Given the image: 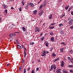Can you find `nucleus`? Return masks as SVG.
<instances>
[{
    "label": "nucleus",
    "instance_id": "nucleus-34",
    "mask_svg": "<svg viewBox=\"0 0 73 73\" xmlns=\"http://www.w3.org/2000/svg\"><path fill=\"white\" fill-rule=\"evenodd\" d=\"M4 8H5V9H6V8H7V5H4Z\"/></svg>",
    "mask_w": 73,
    "mask_h": 73
},
{
    "label": "nucleus",
    "instance_id": "nucleus-38",
    "mask_svg": "<svg viewBox=\"0 0 73 73\" xmlns=\"http://www.w3.org/2000/svg\"><path fill=\"white\" fill-rule=\"evenodd\" d=\"M44 38H45L44 37H42L41 38V40H42L44 39Z\"/></svg>",
    "mask_w": 73,
    "mask_h": 73
},
{
    "label": "nucleus",
    "instance_id": "nucleus-56",
    "mask_svg": "<svg viewBox=\"0 0 73 73\" xmlns=\"http://www.w3.org/2000/svg\"><path fill=\"white\" fill-rule=\"evenodd\" d=\"M61 64H64V62L63 61H62L61 62Z\"/></svg>",
    "mask_w": 73,
    "mask_h": 73
},
{
    "label": "nucleus",
    "instance_id": "nucleus-18",
    "mask_svg": "<svg viewBox=\"0 0 73 73\" xmlns=\"http://www.w3.org/2000/svg\"><path fill=\"white\" fill-rule=\"evenodd\" d=\"M11 25H12L11 26L13 27V28H14L15 27V25L14 24H12Z\"/></svg>",
    "mask_w": 73,
    "mask_h": 73
},
{
    "label": "nucleus",
    "instance_id": "nucleus-61",
    "mask_svg": "<svg viewBox=\"0 0 73 73\" xmlns=\"http://www.w3.org/2000/svg\"><path fill=\"white\" fill-rule=\"evenodd\" d=\"M52 69H50V71H52Z\"/></svg>",
    "mask_w": 73,
    "mask_h": 73
},
{
    "label": "nucleus",
    "instance_id": "nucleus-64",
    "mask_svg": "<svg viewBox=\"0 0 73 73\" xmlns=\"http://www.w3.org/2000/svg\"><path fill=\"white\" fill-rule=\"evenodd\" d=\"M16 41L17 42H18V40H16Z\"/></svg>",
    "mask_w": 73,
    "mask_h": 73
},
{
    "label": "nucleus",
    "instance_id": "nucleus-19",
    "mask_svg": "<svg viewBox=\"0 0 73 73\" xmlns=\"http://www.w3.org/2000/svg\"><path fill=\"white\" fill-rule=\"evenodd\" d=\"M59 60V58L55 59L54 60V62H56V61H57V60Z\"/></svg>",
    "mask_w": 73,
    "mask_h": 73
},
{
    "label": "nucleus",
    "instance_id": "nucleus-16",
    "mask_svg": "<svg viewBox=\"0 0 73 73\" xmlns=\"http://www.w3.org/2000/svg\"><path fill=\"white\" fill-rule=\"evenodd\" d=\"M68 8H69V5L68 6L67 5L66 7H65V9H66V10H67L68 9Z\"/></svg>",
    "mask_w": 73,
    "mask_h": 73
},
{
    "label": "nucleus",
    "instance_id": "nucleus-47",
    "mask_svg": "<svg viewBox=\"0 0 73 73\" xmlns=\"http://www.w3.org/2000/svg\"><path fill=\"white\" fill-rule=\"evenodd\" d=\"M71 15H73V11H72L71 12Z\"/></svg>",
    "mask_w": 73,
    "mask_h": 73
},
{
    "label": "nucleus",
    "instance_id": "nucleus-22",
    "mask_svg": "<svg viewBox=\"0 0 73 73\" xmlns=\"http://www.w3.org/2000/svg\"><path fill=\"white\" fill-rule=\"evenodd\" d=\"M54 67V66H53V65L52 66H51V69L52 70H53V69Z\"/></svg>",
    "mask_w": 73,
    "mask_h": 73
},
{
    "label": "nucleus",
    "instance_id": "nucleus-10",
    "mask_svg": "<svg viewBox=\"0 0 73 73\" xmlns=\"http://www.w3.org/2000/svg\"><path fill=\"white\" fill-rule=\"evenodd\" d=\"M30 4H31V3L30 2L28 3H27V7H29V6H31V5H30Z\"/></svg>",
    "mask_w": 73,
    "mask_h": 73
},
{
    "label": "nucleus",
    "instance_id": "nucleus-2",
    "mask_svg": "<svg viewBox=\"0 0 73 73\" xmlns=\"http://www.w3.org/2000/svg\"><path fill=\"white\" fill-rule=\"evenodd\" d=\"M41 56L44 57V56H46V54H45V50L43 51L42 53L41 54Z\"/></svg>",
    "mask_w": 73,
    "mask_h": 73
},
{
    "label": "nucleus",
    "instance_id": "nucleus-49",
    "mask_svg": "<svg viewBox=\"0 0 73 73\" xmlns=\"http://www.w3.org/2000/svg\"><path fill=\"white\" fill-rule=\"evenodd\" d=\"M5 12L6 13H7V10H5Z\"/></svg>",
    "mask_w": 73,
    "mask_h": 73
},
{
    "label": "nucleus",
    "instance_id": "nucleus-60",
    "mask_svg": "<svg viewBox=\"0 0 73 73\" xmlns=\"http://www.w3.org/2000/svg\"><path fill=\"white\" fill-rule=\"evenodd\" d=\"M65 14H64V15L62 16V17H64L65 16Z\"/></svg>",
    "mask_w": 73,
    "mask_h": 73
},
{
    "label": "nucleus",
    "instance_id": "nucleus-33",
    "mask_svg": "<svg viewBox=\"0 0 73 73\" xmlns=\"http://www.w3.org/2000/svg\"><path fill=\"white\" fill-rule=\"evenodd\" d=\"M60 50H61L60 52H62H62H64V51H63V50H62V48L60 49Z\"/></svg>",
    "mask_w": 73,
    "mask_h": 73
},
{
    "label": "nucleus",
    "instance_id": "nucleus-45",
    "mask_svg": "<svg viewBox=\"0 0 73 73\" xmlns=\"http://www.w3.org/2000/svg\"><path fill=\"white\" fill-rule=\"evenodd\" d=\"M36 70H37V71H38V70H39V68H38L37 67L36 68Z\"/></svg>",
    "mask_w": 73,
    "mask_h": 73
},
{
    "label": "nucleus",
    "instance_id": "nucleus-29",
    "mask_svg": "<svg viewBox=\"0 0 73 73\" xmlns=\"http://www.w3.org/2000/svg\"><path fill=\"white\" fill-rule=\"evenodd\" d=\"M37 10H35V11H34L33 12V13H36L37 12Z\"/></svg>",
    "mask_w": 73,
    "mask_h": 73
},
{
    "label": "nucleus",
    "instance_id": "nucleus-12",
    "mask_svg": "<svg viewBox=\"0 0 73 73\" xmlns=\"http://www.w3.org/2000/svg\"><path fill=\"white\" fill-rule=\"evenodd\" d=\"M22 29H23V31L24 32H25L26 31V29L24 27H22Z\"/></svg>",
    "mask_w": 73,
    "mask_h": 73
},
{
    "label": "nucleus",
    "instance_id": "nucleus-63",
    "mask_svg": "<svg viewBox=\"0 0 73 73\" xmlns=\"http://www.w3.org/2000/svg\"><path fill=\"white\" fill-rule=\"evenodd\" d=\"M11 9H14V8H13V7H12L11 8Z\"/></svg>",
    "mask_w": 73,
    "mask_h": 73
},
{
    "label": "nucleus",
    "instance_id": "nucleus-58",
    "mask_svg": "<svg viewBox=\"0 0 73 73\" xmlns=\"http://www.w3.org/2000/svg\"><path fill=\"white\" fill-rule=\"evenodd\" d=\"M42 33H41L40 34V36H42Z\"/></svg>",
    "mask_w": 73,
    "mask_h": 73
},
{
    "label": "nucleus",
    "instance_id": "nucleus-52",
    "mask_svg": "<svg viewBox=\"0 0 73 73\" xmlns=\"http://www.w3.org/2000/svg\"><path fill=\"white\" fill-rule=\"evenodd\" d=\"M70 21H73V19H71Z\"/></svg>",
    "mask_w": 73,
    "mask_h": 73
},
{
    "label": "nucleus",
    "instance_id": "nucleus-25",
    "mask_svg": "<svg viewBox=\"0 0 73 73\" xmlns=\"http://www.w3.org/2000/svg\"><path fill=\"white\" fill-rule=\"evenodd\" d=\"M17 47L19 49H21V46H20L19 45L17 46Z\"/></svg>",
    "mask_w": 73,
    "mask_h": 73
},
{
    "label": "nucleus",
    "instance_id": "nucleus-57",
    "mask_svg": "<svg viewBox=\"0 0 73 73\" xmlns=\"http://www.w3.org/2000/svg\"><path fill=\"white\" fill-rule=\"evenodd\" d=\"M70 9H70H70H69L68 10V12H69V11H70Z\"/></svg>",
    "mask_w": 73,
    "mask_h": 73
},
{
    "label": "nucleus",
    "instance_id": "nucleus-7",
    "mask_svg": "<svg viewBox=\"0 0 73 73\" xmlns=\"http://www.w3.org/2000/svg\"><path fill=\"white\" fill-rule=\"evenodd\" d=\"M46 5V1H44L43 4V7H45Z\"/></svg>",
    "mask_w": 73,
    "mask_h": 73
},
{
    "label": "nucleus",
    "instance_id": "nucleus-5",
    "mask_svg": "<svg viewBox=\"0 0 73 73\" xmlns=\"http://www.w3.org/2000/svg\"><path fill=\"white\" fill-rule=\"evenodd\" d=\"M44 44H46V46L47 47L48 46H49V44H48V43L47 41H45L44 42Z\"/></svg>",
    "mask_w": 73,
    "mask_h": 73
},
{
    "label": "nucleus",
    "instance_id": "nucleus-42",
    "mask_svg": "<svg viewBox=\"0 0 73 73\" xmlns=\"http://www.w3.org/2000/svg\"><path fill=\"white\" fill-rule=\"evenodd\" d=\"M61 44H63V45H65V43L64 42H61Z\"/></svg>",
    "mask_w": 73,
    "mask_h": 73
},
{
    "label": "nucleus",
    "instance_id": "nucleus-13",
    "mask_svg": "<svg viewBox=\"0 0 73 73\" xmlns=\"http://www.w3.org/2000/svg\"><path fill=\"white\" fill-rule=\"evenodd\" d=\"M52 14H51L49 16L48 18L50 19H52Z\"/></svg>",
    "mask_w": 73,
    "mask_h": 73
},
{
    "label": "nucleus",
    "instance_id": "nucleus-46",
    "mask_svg": "<svg viewBox=\"0 0 73 73\" xmlns=\"http://www.w3.org/2000/svg\"><path fill=\"white\" fill-rule=\"evenodd\" d=\"M45 53H46V54H47V53H49V52H48V51H45Z\"/></svg>",
    "mask_w": 73,
    "mask_h": 73
},
{
    "label": "nucleus",
    "instance_id": "nucleus-39",
    "mask_svg": "<svg viewBox=\"0 0 73 73\" xmlns=\"http://www.w3.org/2000/svg\"><path fill=\"white\" fill-rule=\"evenodd\" d=\"M70 72L71 73H73V70H70Z\"/></svg>",
    "mask_w": 73,
    "mask_h": 73
},
{
    "label": "nucleus",
    "instance_id": "nucleus-50",
    "mask_svg": "<svg viewBox=\"0 0 73 73\" xmlns=\"http://www.w3.org/2000/svg\"><path fill=\"white\" fill-rule=\"evenodd\" d=\"M69 52L71 53V52H73V50H70Z\"/></svg>",
    "mask_w": 73,
    "mask_h": 73
},
{
    "label": "nucleus",
    "instance_id": "nucleus-43",
    "mask_svg": "<svg viewBox=\"0 0 73 73\" xmlns=\"http://www.w3.org/2000/svg\"><path fill=\"white\" fill-rule=\"evenodd\" d=\"M55 24H56V23H52L51 24V25H54Z\"/></svg>",
    "mask_w": 73,
    "mask_h": 73
},
{
    "label": "nucleus",
    "instance_id": "nucleus-62",
    "mask_svg": "<svg viewBox=\"0 0 73 73\" xmlns=\"http://www.w3.org/2000/svg\"><path fill=\"white\" fill-rule=\"evenodd\" d=\"M23 48V46H21V49H22Z\"/></svg>",
    "mask_w": 73,
    "mask_h": 73
},
{
    "label": "nucleus",
    "instance_id": "nucleus-27",
    "mask_svg": "<svg viewBox=\"0 0 73 73\" xmlns=\"http://www.w3.org/2000/svg\"><path fill=\"white\" fill-rule=\"evenodd\" d=\"M54 28V26H53L52 27H50L49 29H53Z\"/></svg>",
    "mask_w": 73,
    "mask_h": 73
},
{
    "label": "nucleus",
    "instance_id": "nucleus-1",
    "mask_svg": "<svg viewBox=\"0 0 73 73\" xmlns=\"http://www.w3.org/2000/svg\"><path fill=\"white\" fill-rule=\"evenodd\" d=\"M35 32H40V28L39 27H35Z\"/></svg>",
    "mask_w": 73,
    "mask_h": 73
},
{
    "label": "nucleus",
    "instance_id": "nucleus-8",
    "mask_svg": "<svg viewBox=\"0 0 73 73\" xmlns=\"http://www.w3.org/2000/svg\"><path fill=\"white\" fill-rule=\"evenodd\" d=\"M62 70V72H63V73H68V71L65 70L64 69H63Z\"/></svg>",
    "mask_w": 73,
    "mask_h": 73
},
{
    "label": "nucleus",
    "instance_id": "nucleus-51",
    "mask_svg": "<svg viewBox=\"0 0 73 73\" xmlns=\"http://www.w3.org/2000/svg\"><path fill=\"white\" fill-rule=\"evenodd\" d=\"M73 6H72L71 7V8H70V9H72V8H73Z\"/></svg>",
    "mask_w": 73,
    "mask_h": 73
},
{
    "label": "nucleus",
    "instance_id": "nucleus-26",
    "mask_svg": "<svg viewBox=\"0 0 73 73\" xmlns=\"http://www.w3.org/2000/svg\"><path fill=\"white\" fill-rule=\"evenodd\" d=\"M35 43H34V42H31L30 43V45H33Z\"/></svg>",
    "mask_w": 73,
    "mask_h": 73
},
{
    "label": "nucleus",
    "instance_id": "nucleus-31",
    "mask_svg": "<svg viewBox=\"0 0 73 73\" xmlns=\"http://www.w3.org/2000/svg\"><path fill=\"white\" fill-rule=\"evenodd\" d=\"M53 66H54L53 67V69H56V67H55V64L53 65Z\"/></svg>",
    "mask_w": 73,
    "mask_h": 73
},
{
    "label": "nucleus",
    "instance_id": "nucleus-35",
    "mask_svg": "<svg viewBox=\"0 0 73 73\" xmlns=\"http://www.w3.org/2000/svg\"><path fill=\"white\" fill-rule=\"evenodd\" d=\"M70 29H73V26H71L70 27Z\"/></svg>",
    "mask_w": 73,
    "mask_h": 73
},
{
    "label": "nucleus",
    "instance_id": "nucleus-40",
    "mask_svg": "<svg viewBox=\"0 0 73 73\" xmlns=\"http://www.w3.org/2000/svg\"><path fill=\"white\" fill-rule=\"evenodd\" d=\"M31 73H35V72H34V70H33L31 72Z\"/></svg>",
    "mask_w": 73,
    "mask_h": 73
},
{
    "label": "nucleus",
    "instance_id": "nucleus-54",
    "mask_svg": "<svg viewBox=\"0 0 73 73\" xmlns=\"http://www.w3.org/2000/svg\"><path fill=\"white\" fill-rule=\"evenodd\" d=\"M22 61V62H23V63H24V60H23Z\"/></svg>",
    "mask_w": 73,
    "mask_h": 73
},
{
    "label": "nucleus",
    "instance_id": "nucleus-55",
    "mask_svg": "<svg viewBox=\"0 0 73 73\" xmlns=\"http://www.w3.org/2000/svg\"><path fill=\"white\" fill-rule=\"evenodd\" d=\"M1 18L0 17V22H1Z\"/></svg>",
    "mask_w": 73,
    "mask_h": 73
},
{
    "label": "nucleus",
    "instance_id": "nucleus-44",
    "mask_svg": "<svg viewBox=\"0 0 73 73\" xmlns=\"http://www.w3.org/2000/svg\"><path fill=\"white\" fill-rule=\"evenodd\" d=\"M68 60H70V57H68Z\"/></svg>",
    "mask_w": 73,
    "mask_h": 73
},
{
    "label": "nucleus",
    "instance_id": "nucleus-6",
    "mask_svg": "<svg viewBox=\"0 0 73 73\" xmlns=\"http://www.w3.org/2000/svg\"><path fill=\"white\" fill-rule=\"evenodd\" d=\"M69 25H72V24L73 23V22L72 21H69Z\"/></svg>",
    "mask_w": 73,
    "mask_h": 73
},
{
    "label": "nucleus",
    "instance_id": "nucleus-15",
    "mask_svg": "<svg viewBox=\"0 0 73 73\" xmlns=\"http://www.w3.org/2000/svg\"><path fill=\"white\" fill-rule=\"evenodd\" d=\"M13 28V27L11 26H10L9 27V29H11Z\"/></svg>",
    "mask_w": 73,
    "mask_h": 73
},
{
    "label": "nucleus",
    "instance_id": "nucleus-32",
    "mask_svg": "<svg viewBox=\"0 0 73 73\" xmlns=\"http://www.w3.org/2000/svg\"><path fill=\"white\" fill-rule=\"evenodd\" d=\"M42 5L40 7H39V9H41V8H42Z\"/></svg>",
    "mask_w": 73,
    "mask_h": 73
},
{
    "label": "nucleus",
    "instance_id": "nucleus-36",
    "mask_svg": "<svg viewBox=\"0 0 73 73\" xmlns=\"http://www.w3.org/2000/svg\"><path fill=\"white\" fill-rule=\"evenodd\" d=\"M50 51H52L53 50V47H52L50 48Z\"/></svg>",
    "mask_w": 73,
    "mask_h": 73
},
{
    "label": "nucleus",
    "instance_id": "nucleus-48",
    "mask_svg": "<svg viewBox=\"0 0 73 73\" xmlns=\"http://www.w3.org/2000/svg\"><path fill=\"white\" fill-rule=\"evenodd\" d=\"M61 66L62 67L64 66V64H61Z\"/></svg>",
    "mask_w": 73,
    "mask_h": 73
},
{
    "label": "nucleus",
    "instance_id": "nucleus-3",
    "mask_svg": "<svg viewBox=\"0 0 73 73\" xmlns=\"http://www.w3.org/2000/svg\"><path fill=\"white\" fill-rule=\"evenodd\" d=\"M61 70H62L61 69H58L56 71V73H62L61 72Z\"/></svg>",
    "mask_w": 73,
    "mask_h": 73
},
{
    "label": "nucleus",
    "instance_id": "nucleus-9",
    "mask_svg": "<svg viewBox=\"0 0 73 73\" xmlns=\"http://www.w3.org/2000/svg\"><path fill=\"white\" fill-rule=\"evenodd\" d=\"M30 6L32 7H34V4L32 3H30Z\"/></svg>",
    "mask_w": 73,
    "mask_h": 73
},
{
    "label": "nucleus",
    "instance_id": "nucleus-23",
    "mask_svg": "<svg viewBox=\"0 0 73 73\" xmlns=\"http://www.w3.org/2000/svg\"><path fill=\"white\" fill-rule=\"evenodd\" d=\"M21 69H22V66H21L19 68V70H21Z\"/></svg>",
    "mask_w": 73,
    "mask_h": 73
},
{
    "label": "nucleus",
    "instance_id": "nucleus-21",
    "mask_svg": "<svg viewBox=\"0 0 73 73\" xmlns=\"http://www.w3.org/2000/svg\"><path fill=\"white\" fill-rule=\"evenodd\" d=\"M52 56H54V57H55V56H56V54L54 53L52 54Z\"/></svg>",
    "mask_w": 73,
    "mask_h": 73
},
{
    "label": "nucleus",
    "instance_id": "nucleus-20",
    "mask_svg": "<svg viewBox=\"0 0 73 73\" xmlns=\"http://www.w3.org/2000/svg\"><path fill=\"white\" fill-rule=\"evenodd\" d=\"M51 41H54V38H53V37H52L51 38Z\"/></svg>",
    "mask_w": 73,
    "mask_h": 73
},
{
    "label": "nucleus",
    "instance_id": "nucleus-30",
    "mask_svg": "<svg viewBox=\"0 0 73 73\" xmlns=\"http://www.w3.org/2000/svg\"><path fill=\"white\" fill-rule=\"evenodd\" d=\"M64 31H61L60 32V33H61V34H64Z\"/></svg>",
    "mask_w": 73,
    "mask_h": 73
},
{
    "label": "nucleus",
    "instance_id": "nucleus-17",
    "mask_svg": "<svg viewBox=\"0 0 73 73\" xmlns=\"http://www.w3.org/2000/svg\"><path fill=\"white\" fill-rule=\"evenodd\" d=\"M21 3L23 5H24V4H25L24 1H22L21 2Z\"/></svg>",
    "mask_w": 73,
    "mask_h": 73
},
{
    "label": "nucleus",
    "instance_id": "nucleus-59",
    "mask_svg": "<svg viewBox=\"0 0 73 73\" xmlns=\"http://www.w3.org/2000/svg\"><path fill=\"white\" fill-rule=\"evenodd\" d=\"M30 69V68H28V69H27V70H28V71Z\"/></svg>",
    "mask_w": 73,
    "mask_h": 73
},
{
    "label": "nucleus",
    "instance_id": "nucleus-41",
    "mask_svg": "<svg viewBox=\"0 0 73 73\" xmlns=\"http://www.w3.org/2000/svg\"><path fill=\"white\" fill-rule=\"evenodd\" d=\"M20 11H21V7H20L19 9Z\"/></svg>",
    "mask_w": 73,
    "mask_h": 73
},
{
    "label": "nucleus",
    "instance_id": "nucleus-37",
    "mask_svg": "<svg viewBox=\"0 0 73 73\" xmlns=\"http://www.w3.org/2000/svg\"><path fill=\"white\" fill-rule=\"evenodd\" d=\"M28 8H29V7L28 6H27L25 7V8L26 9H28Z\"/></svg>",
    "mask_w": 73,
    "mask_h": 73
},
{
    "label": "nucleus",
    "instance_id": "nucleus-4",
    "mask_svg": "<svg viewBox=\"0 0 73 73\" xmlns=\"http://www.w3.org/2000/svg\"><path fill=\"white\" fill-rule=\"evenodd\" d=\"M15 35H16V34L15 33L11 34H9V37H12V36H15Z\"/></svg>",
    "mask_w": 73,
    "mask_h": 73
},
{
    "label": "nucleus",
    "instance_id": "nucleus-11",
    "mask_svg": "<svg viewBox=\"0 0 73 73\" xmlns=\"http://www.w3.org/2000/svg\"><path fill=\"white\" fill-rule=\"evenodd\" d=\"M42 13H43V12H42V11L41 12L39 13L38 15L39 16H41V15H42Z\"/></svg>",
    "mask_w": 73,
    "mask_h": 73
},
{
    "label": "nucleus",
    "instance_id": "nucleus-53",
    "mask_svg": "<svg viewBox=\"0 0 73 73\" xmlns=\"http://www.w3.org/2000/svg\"><path fill=\"white\" fill-rule=\"evenodd\" d=\"M24 54H26V52H25V51L24 50Z\"/></svg>",
    "mask_w": 73,
    "mask_h": 73
},
{
    "label": "nucleus",
    "instance_id": "nucleus-24",
    "mask_svg": "<svg viewBox=\"0 0 73 73\" xmlns=\"http://www.w3.org/2000/svg\"><path fill=\"white\" fill-rule=\"evenodd\" d=\"M68 66L69 67H70V68H72V67H73V66L72 65H68Z\"/></svg>",
    "mask_w": 73,
    "mask_h": 73
},
{
    "label": "nucleus",
    "instance_id": "nucleus-14",
    "mask_svg": "<svg viewBox=\"0 0 73 73\" xmlns=\"http://www.w3.org/2000/svg\"><path fill=\"white\" fill-rule=\"evenodd\" d=\"M50 35L51 36H52V35H53V32H50Z\"/></svg>",
    "mask_w": 73,
    "mask_h": 73
},
{
    "label": "nucleus",
    "instance_id": "nucleus-28",
    "mask_svg": "<svg viewBox=\"0 0 73 73\" xmlns=\"http://www.w3.org/2000/svg\"><path fill=\"white\" fill-rule=\"evenodd\" d=\"M59 27H61V26H63V24H59Z\"/></svg>",
    "mask_w": 73,
    "mask_h": 73
}]
</instances>
